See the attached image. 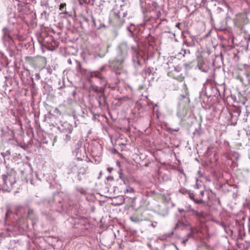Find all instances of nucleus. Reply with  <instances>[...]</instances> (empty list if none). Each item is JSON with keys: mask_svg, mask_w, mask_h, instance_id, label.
<instances>
[{"mask_svg": "<svg viewBox=\"0 0 250 250\" xmlns=\"http://www.w3.org/2000/svg\"><path fill=\"white\" fill-rule=\"evenodd\" d=\"M127 14V6L125 5L116 4L111 11L110 15L115 19L120 20L121 22L123 23L124 21L122 20Z\"/></svg>", "mask_w": 250, "mask_h": 250, "instance_id": "1", "label": "nucleus"}, {"mask_svg": "<svg viewBox=\"0 0 250 250\" xmlns=\"http://www.w3.org/2000/svg\"><path fill=\"white\" fill-rule=\"evenodd\" d=\"M59 128L62 132L64 133H71L73 130L72 125L67 122L63 123Z\"/></svg>", "mask_w": 250, "mask_h": 250, "instance_id": "2", "label": "nucleus"}, {"mask_svg": "<svg viewBox=\"0 0 250 250\" xmlns=\"http://www.w3.org/2000/svg\"><path fill=\"white\" fill-rule=\"evenodd\" d=\"M118 49H119V50L120 51V53L121 54V55H125L128 49V46L127 45V43L126 42H122L118 46Z\"/></svg>", "mask_w": 250, "mask_h": 250, "instance_id": "3", "label": "nucleus"}, {"mask_svg": "<svg viewBox=\"0 0 250 250\" xmlns=\"http://www.w3.org/2000/svg\"><path fill=\"white\" fill-rule=\"evenodd\" d=\"M187 113V108L184 106V105L180 104L178 107L177 115L179 117H181L186 115Z\"/></svg>", "mask_w": 250, "mask_h": 250, "instance_id": "4", "label": "nucleus"}, {"mask_svg": "<svg viewBox=\"0 0 250 250\" xmlns=\"http://www.w3.org/2000/svg\"><path fill=\"white\" fill-rule=\"evenodd\" d=\"M3 38L4 40L8 41V40L11 39V37L10 36V35L9 34V31L7 28L4 27L3 28Z\"/></svg>", "mask_w": 250, "mask_h": 250, "instance_id": "5", "label": "nucleus"}, {"mask_svg": "<svg viewBox=\"0 0 250 250\" xmlns=\"http://www.w3.org/2000/svg\"><path fill=\"white\" fill-rule=\"evenodd\" d=\"M4 183L5 185V186L7 187V188L10 189L12 188L14 182H11L10 178L8 177H6L4 179Z\"/></svg>", "mask_w": 250, "mask_h": 250, "instance_id": "6", "label": "nucleus"}, {"mask_svg": "<svg viewBox=\"0 0 250 250\" xmlns=\"http://www.w3.org/2000/svg\"><path fill=\"white\" fill-rule=\"evenodd\" d=\"M66 7V3H61L60 5V10L62 11V13L61 14H67V12L66 11H63V9Z\"/></svg>", "mask_w": 250, "mask_h": 250, "instance_id": "7", "label": "nucleus"}, {"mask_svg": "<svg viewBox=\"0 0 250 250\" xmlns=\"http://www.w3.org/2000/svg\"><path fill=\"white\" fill-rule=\"evenodd\" d=\"M91 75L92 77H96L97 78H101L100 73L98 72H97V71L91 72Z\"/></svg>", "mask_w": 250, "mask_h": 250, "instance_id": "8", "label": "nucleus"}, {"mask_svg": "<svg viewBox=\"0 0 250 250\" xmlns=\"http://www.w3.org/2000/svg\"><path fill=\"white\" fill-rule=\"evenodd\" d=\"M187 51L185 49L184 50H181V51L178 53V55H182V56H184L185 54H187ZM188 53H189V51H188Z\"/></svg>", "mask_w": 250, "mask_h": 250, "instance_id": "9", "label": "nucleus"}, {"mask_svg": "<svg viewBox=\"0 0 250 250\" xmlns=\"http://www.w3.org/2000/svg\"><path fill=\"white\" fill-rule=\"evenodd\" d=\"M133 192L134 189L132 188H126L124 191L125 193H132Z\"/></svg>", "mask_w": 250, "mask_h": 250, "instance_id": "10", "label": "nucleus"}, {"mask_svg": "<svg viewBox=\"0 0 250 250\" xmlns=\"http://www.w3.org/2000/svg\"><path fill=\"white\" fill-rule=\"evenodd\" d=\"M86 172V169L85 168H81L80 169V170L78 172V175H79L80 174H81V173L82 174H83L84 173H85Z\"/></svg>", "mask_w": 250, "mask_h": 250, "instance_id": "11", "label": "nucleus"}, {"mask_svg": "<svg viewBox=\"0 0 250 250\" xmlns=\"http://www.w3.org/2000/svg\"><path fill=\"white\" fill-rule=\"evenodd\" d=\"M119 178L122 180V181H123V183L124 184H126V181L123 178V174H122V172H120L119 173Z\"/></svg>", "mask_w": 250, "mask_h": 250, "instance_id": "12", "label": "nucleus"}, {"mask_svg": "<svg viewBox=\"0 0 250 250\" xmlns=\"http://www.w3.org/2000/svg\"><path fill=\"white\" fill-rule=\"evenodd\" d=\"M69 133H66L65 140L66 142L69 141L70 140V139H71V137H70V136L69 135Z\"/></svg>", "mask_w": 250, "mask_h": 250, "instance_id": "13", "label": "nucleus"}, {"mask_svg": "<svg viewBox=\"0 0 250 250\" xmlns=\"http://www.w3.org/2000/svg\"><path fill=\"white\" fill-rule=\"evenodd\" d=\"M245 76L248 78L250 83V72H247L245 74Z\"/></svg>", "mask_w": 250, "mask_h": 250, "instance_id": "14", "label": "nucleus"}, {"mask_svg": "<svg viewBox=\"0 0 250 250\" xmlns=\"http://www.w3.org/2000/svg\"><path fill=\"white\" fill-rule=\"evenodd\" d=\"M130 219L132 221V222H138L139 221V220L138 219H136V218H134L133 217H130Z\"/></svg>", "mask_w": 250, "mask_h": 250, "instance_id": "15", "label": "nucleus"}, {"mask_svg": "<svg viewBox=\"0 0 250 250\" xmlns=\"http://www.w3.org/2000/svg\"><path fill=\"white\" fill-rule=\"evenodd\" d=\"M33 213V210H29L28 211V217L30 219H32L31 217V214Z\"/></svg>", "mask_w": 250, "mask_h": 250, "instance_id": "16", "label": "nucleus"}, {"mask_svg": "<svg viewBox=\"0 0 250 250\" xmlns=\"http://www.w3.org/2000/svg\"><path fill=\"white\" fill-rule=\"evenodd\" d=\"M123 58H119L117 59V61L120 63V64L123 62Z\"/></svg>", "mask_w": 250, "mask_h": 250, "instance_id": "17", "label": "nucleus"}, {"mask_svg": "<svg viewBox=\"0 0 250 250\" xmlns=\"http://www.w3.org/2000/svg\"><path fill=\"white\" fill-rule=\"evenodd\" d=\"M195 188H199V185L197 183L195 185Z\"/></svg>", "mask_w": 250, "mask_h": 250, "instance_id": "18", "label": "nucleus"}, {"mask_svg": "<svg viewBox=\"0 0 250 250\" xmlns=\"http://www.w3.org/2000/svg\"><path fill=\"white\" fill-rule=\"evenodd\" d=\"M93 89H94L95 91H98V87H94V88H93Z\"/></svg>", "mask_w": 250, "mask_h": 250, "instance_id": "19", "label": "nucleus"}, {"mask_svg": "<svg viewBox=\"0 0 250 250\" xmlns=\"http://www.w3.org/2000/svg\"><path fill=\"white\" fill-rule=\"evenodd\" d=\"M107 169H108V170L109 171H110H110H111V170H112V168H107Z\"/></svg>", "mask_w": 250, "mask_h": 250, "instance_id": "20", "label": "nucleus"}, {"mask_svg": "<svg viewBox=\"0 0 250 250\" xmlns=\"http://www.w3.org/2000/svg\"><path fill=\"white\" fill-rule=\"evenodd\" d=\"M36 77H37L38 79H39V78H40V75H39V74H36Z\"/></svg>", "mask_w": 250, "mask_h": 250, "instance_id": "21", "label": "nucleus"}, {"mask_svg": "<svg viewBox=\"0 0 250 250\" xmlns=\"http://www.w3.org/2000/svg\"><path fill=\"white\" fill-rule=\"evenodd\" d=\"M179 211L180 212H181V211H184V210H183V209H179Z\"/></svg>", "mask_w": 250, "mask_h": 250, "instance_id": "22", "label": "nucleus"}, {"mask_svg": "<svg viewBox=\"0 0 250 250\" xmlns=\"http://www.w3.org/2000/svg\"><path fill=\"white\" fill-rule=\"evenodd\" d=\"M179 24H180L179 23L177 24H176V26H177V27L179 26Z\"/></svg>", "mask_w": 250, "mask_h": 250, "instance_id": "23", "label": "nucleus"}, {"mask_svg": "<svg viewBox=\"0 0 250 250\" xmlns=\"http://www.w3.org/2000/svg\"><path fill=\"white\" fill-rule=\"evenodd\" d=\"M198 174H199V175H200V171H199L198 172Z\"/></svg>", "mask_w": 250, "mask_h": 250, "instance_id": "24", "label": "nucleus"}, {"mask_svg": "<svg viewBox=\"0 0 250 250\" xmlns=\"http://www.w3.org/2000/svg\"><path fill=\"white\" fill-rule=\"evenodd\" d=\"M190 198L191 199H192V196L191 195H190Z\"/></svg>", "mask_w": 250, "mask_h": 250, "instance_id": "25", "label": "nucleus"}, {"mask_svg": "<svg viewBox=\"0 0 250 250\" xmlns=\"http://www.w3.org/2000/svg\"><path fill=\"white\" fill-rule=\"evenodd\" d=\"M203 192H204L203 191H201V194H203Z\"/></svg>", "mask_w": 250, "mask_h": 250, "instance_id": "26", "label": "nucleus"}, {"mask_svg": "<svg viewBox=\"0 0 250 250\" xmlns=\"http://www.w3.org/2000/svg\"><path fill=\"white\" fill-rule=\"evenodd\" d=\"M68 62H69L70 63H71V62L70 60V61H68Z\"/></svg>", "mask_w": 250, "mask_h": 250, "instance_id": "27", "label": "nucleus"}, {"mask_svg": "<svg viewBox=\"0 0 250 250\" xmlns=\"http://www.w3.org/2000/svg\"><path fill=\"white\" fill-rule=\"evenodd\" d=\"M204 71L207 72V71H205V70H204Z\"/></svg>", "mask_w": 250, "mask_h": 250, "instance_id": "28", "label": "nucleus"}, {"mask_svg": "<svg viewBox=\"0 0 250 250\" xmlns=\"http://www.w3.org/2000/svg\"><path fill=\"white\" fill-rule=\"evenodd\" d=\"M204 71L207 72V71H205V70H204Z\"/></svg>", "mask_w": 250, "mask_h": 250, "instance_id": "29", "label": "nucleus"}]
</instances>
